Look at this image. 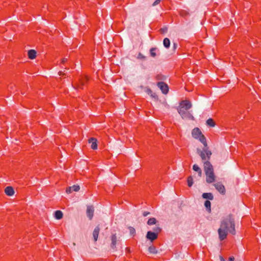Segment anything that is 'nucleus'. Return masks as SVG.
<instances>
[{
  "mask_svg": "<svg viewBox=\"0 0 261 261\" xmlns=\"http://www.w3.org/2000/svg\"><path fill=\"white\" fill-rule=\"evenodd\" d=\"M140 56H142L141 54V53H139V56L140 57Z\"/></svg>",
  "mask_w": 261,
  "mask_h": 261,
  "instance_id": "39",
  "label": "nucleus"
},
{
  "mask_svg": "<svg viewBox=\"0 0 261 261\" xmlns=\"http://www.w3.org/2000/svg\"><path fill=\"white\" fill-rule=\"evenodd\" d=\"M206 174V181L207 183L211 184L215 181V176L214 172H208Z\"/></svg>",
  "mask_w": 261,
  "mask_h": 261,
  "instance_id": "9",
  "label": "nucleus"
},
{
  "mask_svg": "<svg viewBox=\"0 0 261 261\" xmlns=\"http://www.w3.org/2000/svg\"><path fill=\"white\" fill-rule=\"evenodd\" d=\"M88 81V77L86 76H81L79 79V82L74 86L75 88L83 89L84 86Z\"/></svg>",
  "mask_w": 261,
  "mask_h": 261,
  "instance_id": "5",
  "label": "nucleus"
},
{
  "mask_svg": "<svg viewBox=\"0 0 261 261\" xmlns=\"http://www.w3.org/2000/svg\"><path fill=\"white\" fill-rule=\"evenodd\" d=\"M146 238L151 241H153L157 239L158 233L152 231H148L146 235Z\"/></svg>",
  "mask_w": 261,
  "mask_h": 261,
  "instance_id": "11",
  "label": "nucleus"
},
{
  "mask_svg": "<svg viewBox=\"0 0 261 261\" xmlns=\"http://www.w3.org/2000/svg\"><path fill=\"white\" fill-rule=\"evenodd\" d=\"M89 143H91V147L93 149H96L97 148V140L94 138H91L89 140Z\"/></svg>",
  "mask_w": 261,
  "mask_h": 261,
  "instance_id": "14",
  "label": "nucleus"
},
{
  "mask_svg": "<svg viewBox=\"0 0 261 261\" xmlns=\"http://www.w3.org/2000/svg\"><path fill=\"white\" fill-rule=\"evenodd\" d=\"M187 182H188V185L189 187H191L193 185V178L191 176H190L188 177Z\"/></svg>",
  "mask_w": 261,
  "mask_h": 261,
  "instance_id": "24",
  "label": "nucleus"
},
{
  "mask_svg": "<svg viewBox=\"0 0 261 261\" xmlns=\"http://www.w3.org/2000/svg\"><path fill=\"white\" fill-rule=\"evenodd\" d=\"M177 111L183 119L191 120H194V119L192 114L188 110H186L185 109L178 108Z\"/></svg>",
  "mask_w": 261,
  "mask_h": 261,
  "instance_id": "3",
  "label": "nucleus"
},
{
  "mask_svg": "<svg viewBox=\"0 0 261 261\" xmlns=\"http://www.w3.org/2000/svg\"><path fill=\"white\" fill-rule=\"evenodd\" d=\"M100 231V228L99 226H97L95 228L93 232V237L95 242H96L98 237L99 233Z\"/></svg>",
  "mask_w": 261,
  "mask_h": 261,
  "instance_id": "16",
  "label": "nucleus"
},
{
  "mask_svg": "<svg viewBox=\"0 0 261 261\" xmlns=\"http://www.w3.org/2000/svg\"><path fill=\"white\" fill-rule=\"evenodd\" d=\"M5 192L6 194L8 196H11L13 195L14 193V191L13 188L12 187H7L5 188Z\"/></svg>",
  "mask_w": 261,
  "mask_h": 261,
  "instance_id": "15",
  "label": "nucleus"
},
{
  "mask_svg": "<svg viewBox=\"0 0 261 261\" xmlns=\"http://www.w3.org/2000/svg\"><path fill=\"white\" fill-rule=\"evenodd\" d=\"M211 202L209 200H206L204 202V206L208 211H211Z\"/></svg>",
  "mask_w": 261,
  "mask_h": 261,
  "instance_id": "26",
  "label": "nucleus"
},
{
  "mask_svg": "<svg viewBox=\"0 0 261 261\" xmlns=\"http://www.w3.org/2000/svg\"><path fill=\"white\" fill-rule=\"evenodd\" d=\"M163 44L166 48H169L170 45V40L167 38H165L163 40Z\"/></svg>",
  "mask_w": 261,
  "mask_h": 261,
  "instance_id": "22",
  "label": "nucleus"
},
{
  "mask_svg": "<svg viewBox=\"0 0 261 261\" xmlns=\"http://www.w3.org/2000/svg\"><path fill=\"white\" fill-rule=\"evenodd\" d=\"M154 230L157 231V232H158L161 231V229L159 227H156L155 229H154Z\"/></svg>",
  "mask_w": 261,
  "mask_h": 261,
  "instance_id": "34",
  "label": "nucleus"
},
{
  "mask_svg": "<svg viewBox=\"0 0 261 261\" xmlns=\"http://www.w3.org/2000/svg\"><path fill=\"white\" fill-rule=\"evenodd\" d=\"M204 170L205 173L214 172L213 167L209 161L204 162Z\"/></svg>",
  "mask_w": 261,
  "mask_h": 261,
  "instance_id": "8",
  "label": "nucleus"
},
{
  "mask_svg": "<svg viewBox=\"0 0 261 261\" xmlns=\"http://www.w3.org/2000/svg\"><path fill=\"white\" fill-rule=\"evenodd\" d=\"M166 31H167L166 29V30H163V32H166Z\"/></svg>",
  "mask_w": 261,
  "mask_h": 261,
  "instance_id": "38",
  "label": "nucleus"
},
{
  "mask_svg": "<svg viewBox=\"0 0 261 261\" xmlns=\"http://www.w3.org/2000/svg\"><path fill=\"white\" fill-rule=\"evenodd\" d=\"M111 247L113 249H116V243H117V236L116 234H113L111 236Z\"/></svg>",
  "mask_w": 261,
  "mask_h": 261,
  "instance_id": "13",
  "label": "nucleus"
},
{
  "mask_svg": "<svg viewBox=\"0 0 261 261\" xmlns=\"http://www.w3.org/2000/svg\"><path fill=\"white\" fill-rule=\"evenodd\" d=\"M229 261H234V258L233 256H231L229 258Z\"/></svg>",
  "mask_w": 261,
  "mask_h": 261,
  "instance_id": "33",
  "label": "nucleus"
},
{
  "mask_svg": "<svg viewBox=\"0 0 261 261\" xmlns=\"http://www.w3.org/2000/svg\"><path fill=\"white\" fill-rule=\"evenodd\" d=\"M192 136L194 138L200 141L204 146L206 147L207 146L206 138L199 128L195 127L192 130Z\"/></svg>",
  "mask_w": 261,
  "mask_h": 261,
  "instance_id": "2",
  "label": "nucleus"
},
{
  "mask_svg": "<svg viewBox=\"0 0 261 261\" xmlns=\"http://www.w3.org/2000/svg\"><path fill=\"white\" fill-rule=\"evenodd\" d=\"M94 207L93 206H88L87 208V215L90 220L93 217Z\"/></svg>",
  "mask_w": 261,
  "mask_h": 261,
  "instance_id": "12",
  "label": "nucleus"
},
{
  "mask_svg": "<svg viewBox=\"0 0 261 261\" xmlns=\"http://www.w3.org/2000/svg\"><path fill=\"white\" fill-rule=\"evenodd\" d=\"M55 217L58 220L61 219L63 217V213L61 211H56L55 212Z\"/></svg>",
  "mask_w": 261,
  "mask_h": 261,
  "instance_id": "20",
  "label": "nucleus"
},
{
  "mask_svg": "<svg viewBox=\"0 0 261 261\" xmlns=\"http://www.w3.org/2000/svg\"><path fill=\"white\" fill-rule=\"evenodd\" d=\"M130 232L132 234H134L135 233V229L133 227L129 228Z\"/></svg>",
  "mask_w": 261,
  "mask_h": 261,
  "instance_id": "31",
  "label": "nucleus"
},
{
  "mask_svg": "<svg viewBox=\"0 0 261 261\" xmlns=\"http://www.w3.org/2000/svg\"><path fill=\"white\" fill-rule=\"evenodd\" d=\"M215 188L221 194H225V189L224 186L221 182H217L214 184Z\"/></svg>",
  "mask_w": 261,
  "mask_h": 261,
  "instance_id": "10",
  "label": "nucleus"
},
{
  "mask_svg": "<svg viewBox=\"0 0 261 261\" xmlns=\"http://www.w3.org/2000/svg\"><path fill=\"white\" fill-rule=\"evenodd\" d=\"M220 261H225V259H224V258L222 256H220Z\"/></svg>",
  "mask_w": 261,
  "mask_h": 261,
  "instance_id": "36",
  "label": "nucleus"
},
{
  "mask_svg": "<svg viewBox=\"0 0 261 261\" xmlns=\"http://www.w3.org/2000/svg\"><path fill=\"white\" fill-rule=\"evenodd\" d=\"M149 214V212H144L143 213V215L144 217H146Z\"/></svg>",
  "mask_w": 261,
  "mask_h": 261,
  "instance_id": "32",
  "label": "nucleus"
},
{
  "mask_svg": "<svg viewBox=\"0 0 261 261\" xmlns=\"http://www.w3.org/2000/svg\"><path fill=\"white\" fill-rule=\"evenodd\" d=\"M156 220L154 218H151L148 219L147 221V224L149 225L155 224L156 223Z\"/></svg>",
  "mask_w": 261,
  "mask_h": 261,
  "instance_id": "23",
  "label": "nucleus"
},
{
  "mask_svg": "<svg viewBox=\"0 0 261 261\" xmlns=\"http://www.w3.org/2000/svg\"><path fill=\"white\" fill-rule=\"evenodd\" d=\"M73 191L77 192L80 190V188L78 185H73L71 187Z\"/></svg>",
  "mask_w": 261,
  "mask_h": 261,
  "instance_id": "28",
  "label": "nucleus"
},
{
  "mask_svg": "<svg viewBox=\"0 0 261 261\" xmlns=\"http://www.w3.org/2000/svg\"><path fill=\"white\" fill-rule=\"evenodd\" d=\"M156 48H151L150 50V56L152 57H155L156 56L155 53Z\"/></svg>",
  "mask_w": 261,
  "mask_h": 261,
  "instance_id": "27",
  "label": "nucleus"
},
{
  "mask_svg": "<svg viewBox=\"0 0 261 261\" xmlns=\"http://www.w3.org/2000/svg\"><path fill=\"white\" fill-rule=\"evenodd\" d=\"M28 55L29 59H34L36 57V51L34 49H31L29 50Z\"/></svg>",
  "mask_w": 261,
  "mask_h": 261,
  "instance_id": "17",
  "label": "nucleus"
},
{
  "mask_svg": "<svg viewBox=\"0 0 261 261\" xmlns=\"http://www.w3.org/2000/svg\"><path fill=\"white\" fill-rule=\"evenodd\" d=\"M193 169L196 171V172H198V176L199 177H201V175H202V171H201V169L199 168V167L196 165V164H194L193 166Z\"/></svg>",
  "mask_w": 261,
  "mask_h": 261,
  "instance_id": "18",
  "label": "nucleus"
},
{
  "mask_svg": "<svg viewBox=\"0 0 261 261\" xmlns=\"http://www.w3.org/2000/svg\"><path fill=\"white\" fill-rule=\"evenodd\" d=\"M206 125L211 126V127H214L215 126V123L213 119L212 118H209L206 120Z\"/></svg>",
  "mask_w": 261,
  "mask_h": 261,
  "instance_id": "21",
  "label": "nucleus"
},
{
  "mask_svg": "<svg viewBox=\"0 0 261 261\" xmlns=\"http://www.w3.org/2000/svg\"><path fill=\"white\" fill-rule=\"evenodd\" d=\"M158 87L161 90L163 94H166L168 92L169 88L168 85L164 82H161L158 83Z\"/></svg>",
  "mask_w": 261,
  "mask_h": 261,
  "instance_id": "7",
  "label": "nucleus"
},
{
  "mask_svg": "<svg viewBox=\"0 0 261 261\" xmlns=\"http://www.w3.org/2000/svg\"><path fill=\"white\" fill-rule=\"evenodd\" d=\"M67 59H66V58H64V59H63V60H62V63L63 64H64L65 62H66V61H67Z\"/></svg>",
  "mask_w": 261,
  "mask_h": 261,
  "instance_id": "35",
  "label": "nucleus"
},
{
  "mask_svg": "<svg viewBox=\"0 0 261 261\" xmlns=\"http://www.w3.org/2000/svg\"><path fill=\"white\" fill-rule=\"evenodd\" d=\"M192 108L191 102L188 100H184L180 102L178 108L185 109L186 110H189Z\"/></svg>",
  "mask_w": 261,
  "mask_h": 261,
  "instance_id": "6",
  "label": "nucleus"
},
{
  "mask_svg": "<svg viewBox=\"0 0 261 261\" xmlns=\"http://www.w3.org/2000/svg\"><path fill=\"white\" fill-rule=\"evenodd\" d=\"M148 251L150 253L155 254L157 253V251L156 250V248L154 246H150L148 248Z\"/></svg>",
  "mask_w": 261,
  "mask_h": 261,
  "instance_id": "25",
  "label": "nucleus"
},
{
  "mask_svg": "<svg viewBox=\"0 0 261 261\" xmlns=\"http://www.w3.org/2000/svg\"><path fill=\"white\" fill-rule=\"evenodd\" d=\"M202 196L204 199H208L210 200H213L214 198L213 195L211 193H203Z\"/></svg>",
  "mask_w": 261,
  "mask_h": 261,
  "instance_id": "19",
  "label": "nucleus"
},
{
  "mask_svg": "<svg viewBox=\"0 0 261 261\" xmlns=\"http://www.w3.org/2000/svg\"><path fill=\"white\" fill-rule=\"evenodd\" d=\"M72 191H72L71 187H69L67 188V189L66 190V192L68 194L71 193Z\"/></svg>",
  "mask_w": 261,
  "mask_h": 261,
  "instance_id": "29",
  "label": "nucleus"
},
{
  "mask_svg": "<svg viewBox=\"0 0 261 261\" xmlns=\"http://www.w3.org/2000/svg\"><path fill=\"white\" fill-rule=\"evenodd\" d=\"M161 0H155V1L153 3L152 6H155L159 4Z\"/></svg>",
  "mask_w": 261,
  "mask_h": 261,
  "instance_id": "30",
  "label": "nucleus"
},
{
  "mask_svg": "<svg viewBox=\"0 0 261 261\" xmlns=\"http://www.w3.org/2000/svg\"><path fill=\"white\" fill-rule=\"evenodd\" d=\"M59 74H60V75H62V74H63V75L65 74V73H64L62 72V71H60V72H59Z\"/></svg>",
  "mask_w": 261,
  "mask_h": 261,
  "instance_id": "37",
  "label": "nucleus"
},
{
  "mask_svg": "<svg viewBox=\"0 0 261 261\" xmlns=\"http://www.w3.org/2000/svg\"><path fill=\"white\" fill-rule=\"evenodd\" d=\"M228 231L233 234L235 233L234 223L231 215L228 216L221 222L220 227L218 229L220 240L222 241L226 238Z\"/></svg>",
  "mask_w": 261,
  "mask_h": 261,
  "instance_id": "1",
  "label": "nucleus"
},
{
  "mask_svg": "<svg viewBox=\"0 0 261 261\" xmlns=\"http://www.w3.org/2000/svg\"><path fill=\"white\" fill-rule=\"evenodd\" d=\"M199 151V155L201 158V159L203 160H210L211 156L212 155V152L210 150H208L207 149V146L205 147L203 149L202 151Z\"/></svg>",
  "mask_w": 261,
  "mask_h": 261,
  "instance_id": "4",
  "label": "nucleus"
}]
</instances>
